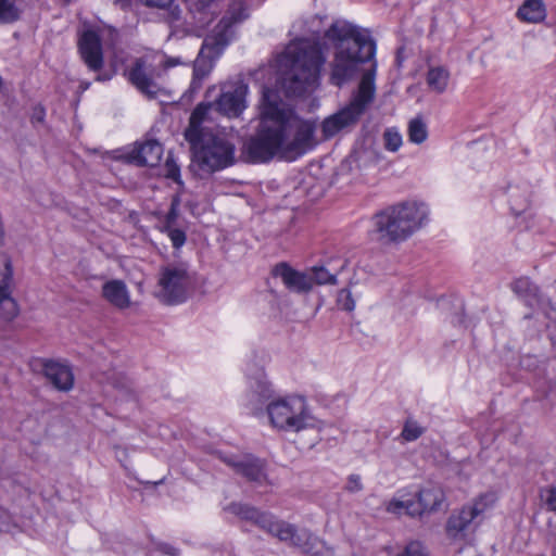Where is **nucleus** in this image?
I'll return each instance as SVG.
<instances>
[{"label":"nucleus","instance_id":"nucleus-37","mask_svg":"<svg viewBox=\"0 0 556 556\" xmlns=\"http://www.w3.org/2000/svg\"><path fill=\"white\" fill-rule=\"evenodd\" d=\"M396 556H427V553L420 542L412 541Z\"/></svg>","mask_w":556,"mask_h":556},{"label":"nucleus","instance_id":"nucleus-22","mask_svg":"<svg viewBox=\"0 0 556 556\" xmlns=\"http://www.w3.org/2000/svg\"><path fill=\"white\" fill-rule=\"evenodd\" d=\"M102 296L113 306L125 309L130 305V295L123 280H110L102 287Z\"/></svg>","mask_w":556,"mask_h":556},{"label":"nucleus","instance_id":"nucleus-25","mask_svg":"<svg viewBox=\"0 0 556 556\" xmlns=\"http://www.w3.org/2000/svg\"><path fill=\"white\" fill-rule=\"evenodd\" d=\"M519 20L529 23L542 22L546 16V9L542 0H525L517 11Z\"/></svg>","mask_w":556,"mask_h":556},{"label":"nucleus","instance_id":"nucleus-11","mask_svg":"<svg viewBox=\"0 0 556 556\" xmlns=\"http://www.w3.org/2000/svg\"><path fill=\"white\" fill-rule=\"evenodd\" d=\"M489 497V495H481L473 503L464 505L459 510L453 511L445 526L447 536L463 539L466 532L471 529L475 520L486 509Z\"/></svg>","mask_w":556,"mask_h":556},{"label":"nucleus","instance_id":"nucleus-46","mask_svg":"<svg viewBox=\"0 0 556 556\" xmlns=\"http://www.w3.org/2000/svg\"><path fill=\"white\" fill-rule=\"evenodd\" d=\"M112 74L110 73H101V74H98L97 77H96V80L98 81H108L112 78Z\"/></svg>","mask_w":556,"mask_h":556},{"label":"nucleus","instance_id":"nucleus-47","mask_svg":"<svg viewBox=\"0 0 556 556\" xmlns=\"http://www.w3.org/2000/svg\"><path fill=\"white\" fill-rule=\"evenodd\" d=\"M175 215H176V213H175V208H174V207H172L170 212H169V213H168V215H167V219H168V220L174 219V218H175Z\"/></svg>","mask_w":556,"mask_h":556},{"label":"nucleus","instance_id":"nucleus-44","mask_svg":"<svg viewBox=\"0 0 556 556\" xmlns=\"http://www.w3.org/2000/svg\"><path fill=\"white\" fill-rule=\"evenodd\" d=\"M204 77H199L198 75H194L192 76V80H191V84H190V87H189V91L190 92H197L201 89L202 87V81H203Z\"/></svg>","mask_w":556,"mask_h":556},{"label":"nucleus","instance_id":"nucleus-5","mask_svg":"<svg viewBox=\"0 0 556 556\" xmlns=\"http://www.w3.org/2000/svg\"><path fill=\"white\" fill-rule=\"evenodd\" d=\"M248 17L241 5H233L227 14L215 26L202 45L198 58L193 64V74L199 77H206L214 65L215 60L223 53L233 36L232 26Z\"/></svg>","mask_w":556,"mask_h":556},{"label":"nucleus","instance_id":"nucleus-17","mask_svg":"<svg viewBox=\"0 0 556 556\" xmlns=\"http://www.w3.org/2000/svg\"><path fill=\"white\" fill-rule=\"evenodd\" d=\"M275 277L281 278L288 290L295 293H307L312 290V278L308 274L293 269L287 263H279L273 269Z\"/></svg>","mask_w":556,"mask_h":556},{"label":"nucleus","instance_id":"nucleus-8","mask_svg":"<svg viewBox=\"0 0 556 556\" xmlns=\"http://www.w3.org/2000/svg\"><path fill=\"white\" fill-rule=\"evenodd\" d=\"M191 279L182 265L168 264L160 269L159 300L165 304L174 305L186 301Z\"/></svg>","mask_w":556,"mask_h":556},{"label":"nucleus","instance_id":"nucleus-42","mask_svg":"<svg viewBox=\"0 0 556 556\" xmlns=\"http://www.w3.org/2000/svg\"><path fill=\"white\" fill-rule=\"evenodd\" d=\"M346 489H348L350 492H357V491H361V490L363 489V484H362V481H361L359 476H357V475H351V476L349 477V480H348Z\"/></svg>","mask_w":556,"mask_h":556},{"label":"nucleus","instance_id":"nucleus-30","mask_svg":"<svg viewBox=\"0 0 556 556\" xmlns=\"http://www.w3.org/2000/svg\"><path fill=\"white\" fill-rule=\"evenodd\" d=\"M18 313V304L12 294H0V320L12 321Z\"/></svg>","mask_w":556,"mask_h":556},{"label":"nucleus","instance_id":"nucleus-13","mask_svg":"<svg viewBox=\"0 0 556 556\" xmlns=\"http://www.w3.org/2000/svg\"><path fill=\"white\" fill-rule=\"evenodd\" d=\"M125 76L132 86L150 99H155L163 91L154 80L152 68L147 67L143 58L136 59L132 65L125 70Z\"/></svg>","mask_w":556,"mask_h":556},{"label":"nucleus","instance_id":"nucleus-28","mask_svg":"<svg viewBox=\"0 0 556 556\" xmlns=\"http://www.w3.org/2000/svg\"><path fill=\"white\" fill-rule=\"evenodd\" d=\"M22 0H0V25L13 24L22 16Z\"/></svg>","mask_w":556,"mask_h":556},{"label":"nucleus","instance_id":"nucleus-20","mask_svg":"<svg viewBox=\"0 0 556 556\" xmlns=\"http://www.w3.org/2000/svg\"><path fill=\"white\" fill-rule=\"evenodd\" d=\"M163 147L157 140H147L137 144L129 153V160L139 166H155L160 163Z\"/></svg>","mask_w":556,"mask_h":556},{"label":"nucleus","instance_id":"nucleus-21","mask_svg":"<svg viewBox=\"0 0 556 556\" xmlns=\"http://www.w3.org/2000/svg\"><path fill=\"white\" fill-rule=\"evenodd\" d=\"M199 27L207 26L217 14L218 0H184Z\"/></svg>","mask_w":556,"mask_h":556},{"label":"nucleus","instance_id":"nucleus-12","mask_svg":"<svg viewBox=\"0 0 556 556\" xmlns=\"http://www.w3.org/2000/svg\"><path fill=\"white\" fill-rule=\"evenodd\" d=\"M226 510L256 525L258 528L267 531L278 539L286 526V521L277 520L271 514L258 510L256 507L242 504L231 503L226 507Z\"/></svg>","mask_w":556,"mask_h":556},{"label":"nucleus","instance_id":"nucleus-43","mask_svg":"<svg viewBox=\"0 0 556 556\" xmlns=\"http://www.w3.org/2000/svg\"><path fill=\"white\" fill-rule=\"evenodd\" d=\"M510 204H511V211L518 215L520 214L523 210H526L527 205H528V201L525 199L522 202H517L515 199H514V195H510Z\"/></svg>","mask_w":556,"mask_h":556},{"label":"nucleus","instance_id":"nucleus-14","mask_svg":"<svg viewBox=\"0 0 556 556\" xmlns=\"http://www.w3.org/2000/svg\"><path fill=\"white\" fill-rule=\"evenodd\" d=\"M78 52L91 72H100L104 65L102 41L93 29L85 30L78 38Z\"/></svg>","mask_w":556,"mask_h":556},{"label":"nucleus","instance_id":"nucleus-48","mask_svg":"<svg viewBox=\"0 0 556 556\" xmlns=\"http://www.w3.org/2000/svg\"><path fill=\"white\" fill-rule=\"evenodd\" d=\"M89 87H90V83H88V81H87V83H81V84H80V88H81L83 90H87Z\"/></svg>","mask_w":556,"mask_h":556},{"label":"nucleus","instance_id":"nucleus-16","mask_svg":"<svg viewBox=\"0 0 556 556\" xmlns=\"http://www.w3.org/2000/svg\"><path fill=\"white\" fill-rule=\"evenodd\" d=\"M236 473L245 478L249 482L265 484L267 482L266 463L257 457L247 456L241 459L225 458Z\"/></svg>","mask_w":556,"mask_h":556},{"label":"nucleus","instance_id":"nucleus-39","mask_svg":"<svg viewBox=\"0 0 556 556\" xmlns=\"http://www.w3.org/2000/svg\"><path fill=\"white\" fill-rule=\"evenodd\" d=\"M545 504L549 510L556 513V486H549L546 490Z\"/></svg>","mask_w":556,"mask_h":556},{"label":"nucleus","instance_id":"nucleus-38","mask_svg":"<svg viewBox=\"0 0 556 556\" xmlns=\"http://www.w3.org/2000/svg\"><path fill=\"white\" fill-rule=\"evenodd\" d=\"M168 237L172 241L173 247L176 249L181 248L186 242V233L178 228L168 229Z\"/></svg>","mask_w":556,"mask_h":556},{"label":"nucleus","instance_id":"nucleus-40","mask_svg":"<svg viewBox=\"0 0 556 556\" xmlns=\"http://www.w3.org/2000/svg\"><path fill=\"white\" fill-rule=\"evenodd\" d=\"M46 117V110L41 105H37L33 109L31 115H30V122L31 124H41L43 123Z\"/></svg>","mask_w":556,"mask_h":556},{"label":"nucleus","instance_id":"nucleus-41","mask_svg":"<svg viewBox=\"0 0 556 556\" xmlns=\"http://www.w3.org/2000/svg\"><path fill=\"white\" fill-rule=\"evenodd\" d=\"M156 549L168 556H179V549L164 542L156 543Z\"/></svg>","mask_w":556,"mask_h":556},{"label":"nucleus","instance_id":"nucleus-23","mask_svg":"<svg viewBox=\"0 0 556 556\" xmlns=\"http://www.w3.org/2000/svg\"><path fill=\"white\" fill-rule=\"evenodd\" d=\"M513 291L531 308L539 307L543 301L540 289L529 278L521 277L513 282Z\"/></svg>","mask_w":556,"mask_h":556},{"label":"nucleus","instance_id":"nucleus-1","mask_svg":"<svg viewBox=\"0 0 556 556\" xmlns=\"http://www.w3.org/2000/svg\"><path fill=\"white\" fill-rule=\"evenodd\" d=\"M325 37L332 42L336 50L329 78L333 86L342 87L362 73L349 103L323 122L324 136L330 138L353 128L374 103L377 62L374 39L367 31L349 22H333Z\"/></svg>","mask_w":556,"mask_h":556},{"label":"nucleus","instance_id":"nucleus-31","mask_svg":"<svg viewBox=\"0 0 556 556\" xmlns=\"http://www.w3.org/2000/svg\"><path fill=\"white\" fill-rule=\"evenodd\" d=\"M428 137L426 123L420 118H413L408 124V138L412 142L420 144Z\"/></svg>","mask_w":556,"mask_h":556},{"label":"nucleus","instance_id":"nucleus-36","mask_svg":"<svg viewBox=\"0 0 556 556\" xmlns=\"http://www.w3.org/2000/svg\"><path fill=\"white\" fill-rule=\"evenodd\" d=\"M164 169H165L164 175L166 178L172 179L177 184H182V181L180 179V168L177 165V163L174 161L173 157L168 156L166 159Z\"/></svg>","mask_w":556,"mask_h":556},{"label":"nucleus","instance_id":"nucleus-34","mask_svg":"<svg viewBox=\"0 0 556 556\" xmlns=\"http://www.w3.org/2000/svg\"><path fill=\"white\" fill-rule=\"evenodd\" d=\"M383 139L386 149L392 152L397 151L402 144V136L393 129H387Z\"/></svg>","mask_w":556,"mask_h":556},{"label":"nucleus","instance_id":"nucleus-32","mask_svg":"<svg viewBox=\"0 0 556 556\" xmlns=\"http://www.w3.org/2000/svg\"><path fill=\"white\" fill-rule=\"evenodd\" d=\"M425 433V428L421 427L416 420L408 418L404 422L401 438L406 442H413L419 439Z\"/></svg>","mask_w":556,"mask_h":556},{"label":"nucleus","instance_id":"nucleus-10","mask_svg":"<svg viewBox=\"0 0 556 556\" xmlns=\"http://www.w3.org/2000/svg\"><path fill=\"white\" fill-rule=\"evenodd\" d=\"M279 540L308 556H330L333 554V549L308 529H298L294 525L288 522H286Z\"/></svg>","mask_w":556,"mask_h":556},{"label":"nucleus","instance_id":"nucleus-45","mask_svg":"<svg viewBox=\"0 0 556 556\" xmlns=\"http://www.w3.org/2000/svg\"><path fill=\"white\" fill-rule=\"evenodd\" d=\"M132 0H113L114 4L118 5L122 10H126L131 5Z\"/></svg>","mask_w":556,"mask_h":556},{"label":"nucleus","instance_id":"nucleus-24","mask_svg":"<svg viewBox=\"0 0 556 556\" xmlns=\"http://www.w3.org/2000/svg\"><path fill=\"white\" fill-rule=\"evenodd\" d=\"M214 108L213 103H200L193 110L189 121V127L186 130L185 137L190 143H194L197 138L204 134L200 130V126L206 118L210 110Z\"/></svg>","mask_w":556,"mask_h":556},{"label":"nucleus","instance_id":"nucleus-18","mask_svg":"<svg viewBox=\"0 0 556 556\" xmlns=\"http://www.w3.org/2000/svg\"><path fill=\"white\" fill-rule=\"evenodd\" d=\"M273 396L270 383L262 368H258L253 377H250V392L248 393V406L254 415L262 410L265 402Z\"/></svg>","mask_w":556,"mask_h":556},{"label":"nucleus","instance_id":"nucleus-15","mask_svg":"<svg viewBox=\"0 0 556 556\" xmlns=\"http://www.w3.org/2000/svg\"><path fill=\"white\" fill-rule=\"evenodd\" d=\"M247 92L248 87L244 85L237 86L229 90H224L213 102L214 109L227 117H239L247 108Z\"/></svg>","mask_w":556,"mask_h":556},{"label":"nucleus","instance_id":"nucleus-29","mask_svg":"<svg viewBox=\"0 0 556 556\" xmlns=\"http://www.w3.org/2000/svg\"><path fill=\"white\" fill-rule=\"evenodd\" d=\"M14 289L13 266L10 257L0 256V294H12Z\"/></svg>","mask_w":556,"mask_h":556},{"label":"nucleus","instance_id":"nucleus-27","mask_svg":"<svg viewBox=\"0 0 556 556\" xmlns=\"http://www.w3.org/2000/svg\"><path fill=\"white\" fill-rule=\"evenodd\" d=\"M450 79L448 71L443 66L430 67L427 73V84L429 88L438 93L446 90Z\"/></svg>","mask_w":556,"mask_h":556},{"label":"nucleus","instance_id":"nucleus-2","mask_svg":"<svg viewBox=\"0 0 556 556\" xmlns=\"http://www.w3.org/2000/svg\"><path fill=\"white\" fill-rule=\"evenodd\" d=\"M258 110L255 131L244 139L241 148L244 162L267 163L277 154L300 156L313 148L315 124L301 118L278 90L263 88Z\"/></svg>","mask_w":556,"mask_h":556},{"label":"nucleus","instance_id":"nucleus-26","mask_svg":"<svg viewBox=\"0 0 556 556\" xmlns=\"http://www.w3.org/2000/svg\"><path fill=\"white\" fill-rule=\"evenodd\" d=\"M144 7L154 8L162 11L163 18L168 24L180 21L181 10L174 0H139Z\"/></svg>","mask_w":556,"mask_h":556},{"label":"nucleus","instance_id":"nucleus-19","mask_svg":"<svg viewBox=\"0 0 556 556\" xmlns=\"http://www.w3.org/2000/svg\"><path fill=\"white\" fill-rule=\"evenodd\" d=\"M42 374L60 391H70L74 386L73 371L66 364L45 359L42 361Z\"/></svg>","mask_w":556,"mask_h":556},{"label":"nucleus","instance_id":"nucleus-7","mask_svg":"<svg viewBox=\"0 0 556 556\" xmlns=\"http://www.w3.org/2000/svg\"><path fill=\"white\" fill-rule=\"evenodd\" d=\"M270 425L283 431L299 432L313 428L316 419L309 414L306 402L301 396H287L271 401L266 406Z\"/></svg>","mask_w":556,"mask_h":556},{"label":"nucleus","instance_id":"nucleus-9","mask_svg":"<svg viewBox=\"0 0 556 556\" xmlns=\"http://www.w3.org/2000/svg\"><path fill=\"white\" fill-rule=\"evenodd\" d=\"M445 500L443 490L440 486H430L417 493V501L393 498L388 504L387 510L395 515H407L410 517L421 516L424 513L438 510Z\"/></svg>","mask_w":556,"mask_h":556},{"label":"nucleus","instance_id":"nucleus-6","mask_svg":"<svg viewBox=\"0 0 556 556\" xmlns=\"http://www.w3.org/2000/svg\"><path fill=\"white\" fill-rule=\"evenodd\" d=\"M191 146L193 161L204 172L214 173L236 163L235 142L225 134H202Z\"/></svg>","mask_w":556,"mask_h":556},{"label":"nucleus","instance_id":"nucleus-35","mask_svg":"<svg viewBox=\"0 0 556 556\" xmlns=\"http://www.w3.org/2000/svg\"><path fill=\"white\" fill-rule=\"evenodd\" d=\"M338 305L348 312H352L355 308V301L349 289H341L337 296Z\"/></svg>","mask_w":556,"mask_h":556},{"label":"nucleus","instance_id":"nucleus-33","mask_svg":"<svg viewBox=\"0 0 556 556\" xmlns=\"http://www.w3.org/2000/svg\"><path fill=\"white\" fill-rule=\"evenodd\" d=\"M312 278V287L314 283L316 285H336L337 283V276L333 274H330L326 268L324 267H313L312 274L309 275Z\"/></svg>","mask_w":556,"mask_h":556},{"label":"nucleus","instance_id":"nucleus-3","mask_svg":"<svg viewBox=\"0 0 556 556\" xmlns=\"http://www.w3.org/2000/svg\"><path fill=\"white\" fill-rule=\"evenodd\" d=\"M325 63L321 51L306 42L289 45L279 58V84L287 97H302L314 91L319 84L320 68Z\"/></svg>","mask_w":556,"mask_h":556},{"label":"nucleus","instance_id":"nucleus-4","mask_svg":"<svg viewBox=\"0 0 556 556\" xmlns=\"http://www.w3.org/2000/svg\"><path fill=\"white\" fill-rule=\"evenodd\" d=\"M428 213L427 205L416 201L391 205L374 215L371 237L381 244L403 242L422 227Z\"/></svg>","mask_w":556,"mask_h":556}]
</instances>
